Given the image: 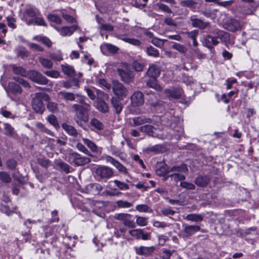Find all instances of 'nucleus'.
<instances>
[{"label":"nucleus","instance_id":"58836bf2","mask_svg":"<svg viewBox=\"0 0 259 259\" xmlns=\"http://www.w3.org/2000/svg\"><path fill=\"white\" fill-rule=\"evenodd\" d=\"M172 48L178 51L181 53L185 54L188 51V49L184 45L177 42H172Z\"/></svg>","mask_w":259,"mask_h":259},{"label":"nucleus","instance_id":"338daca9","mask_svg":"<svg viewBox=\"0 0 259 259\" xmlns=\"http://www.w3.org/2000/svg\"><path fill=\"white\" fill-rule=\"evenodd\" d=\"M199 32L197 30H193L191 31H187L185 32V34H186L187 36L191 38L192 39H193L195 38H196L197 36L198 35Z\"/></svg>","mask_w":259,"mask_h":259},{"label":"nucleus","instance_id":"de8ad7c7","mask_svg":"<svg viewBox=\"0 0 259 259\" xmlns=\"http://www.w3.org/2000/svg\"><path fill=\"white\" fill-rule=\"evenodd\" d=\"M109 96L106 93L99 90L97 91V101H106L108 100Z\"/></svg>","mask_w":259,"mask_h":259},{"label":"nucleus","instance_id":"e2e57ef3","mask_svg":"<svg viewBox=\"0 0 259 259\" xmlns=\"http://www.w3.org/2000/svg\"><path fill=\"white\" fill-rule=\"evenodd\" d=\"M180 186L189 190H194L195 188V186L193 184L187 182H181Z\"/></svg>","mask_w":259,"mask_h":259},{"label":"nucleus","instance_id":"6ab92c4d","mask_svg":"<svg viewBox=\"0 0 259 259\" xmlns=\"http://www.w3.org/2000/svg\"><path fill=\"white\" fill-rule=\"evenodd\" d=\"M210 181V178L207 176H199L195 180V184L199 187H204Z\"/></svg>","mask_w":259,"mask_h":259},{"label":"nucleus","instance_id":"a19ab883","mask_svg":"<svg viewBox=\"0 0 259 259\" xmlns=\"http://www.w3.org/2000/svg\"><path fill=\"white\" fill-rule=\"evenodd\" d=\"M38 60L39 63L44 67L48 69H51L53 67V63L50 60L44 57H39Z\"/></svg>","mask_w":259,"mask_h":259},{"label":"nucleus","instance_id":"37998d69","mask_svg":"<svg viewBox=\"0 0 259 259\" xmlns=\"http://www.w3.org/2000/svg\"><path fill=\"white\" fill-rule=\"evenodd\" d=\"M146 52L148 56L153 57H157L159 55L158 50L152 46L147 47Z\"/></svg>","mask_w":259,"mask_h":259},{"label":"nucleus","instance_id":"f704fd0d","mask_svg":"<svg viewBox=\"0 0 259 259\" xmlns=\"http://www.w3.org/2000/svg\"><path fill=\"white\" fill-rule=\"evenodd\" d=\"M48 121L52 125L56 130H58L60 128V125L58 123L57 117L53 114H50L47 117Z\"/></svg>","mask_w":259,"mask_h":259},{"label":"nucleus","instance_id":"b1692460","mask_svg":"<svg viewBox=\"0 0 259 259\" xmlns=\"http://www.w3.org/2000/svg\"><path fill=\"white\" fill-rule=\"evenodd\" d=\"M160 71L158 67L155 65H151L146 72V74L150 77H157Z\"/></svg>","mask_w":259,"mask_h":259},{"label":"nucleus","instance_id":"69168bd1","mask_svg":"<svg viewBox=\"0 0 259 259\" xmlns=\"http://www.w3.org/2000/svg\"><path fill=\"white\" fill-rule=\"evenodd\" d=\"M137 224L140 226H145L147 225V219L146 218L138 217L136 220Z\"/></svg>","mask_w":259,"mask_h":259},{"label":"nucleus","instance_id":"1a4fd4ad","mask_svg":"<svg viewBox=\"0 0 259 259\" xmlns=\"http://www.w3.org/2000/svg\"><path fill=\"white\" fill-rule=\"evenodd\" d=\"M243 24L239 20L230 19L225 24V28L230 31L235 32L241 29Z\"/></svg>","mask_w":259,"mask_h":259},{"label":"nucleus","instance_id":"6e6d98bb","mask_svg":"<svg viewBox=\"0 0 259 259\" xmlns=\"http://www.w3.org/2000/svg\"><path fill=\"white\" fill-rule=\"evenodd\" d=\"M157 6L158 9L164 12H166L168 13H172V11L169 8V7L162 3H158L157 4Z\"/></svg>","mask_w":259,"mask_h":259},{"label":"nucleus","instance_id":"49530a36","mask_svg":"<svg viewBox=\"0 0 259 259\" xmlns=\"http://www.w3.org/2000/svg\"><path fill=\"white\" fill-rule=\"evenodd\" d=\"M36 126L41 132H44L52 136L54 135L53 133L51 130L46 128L45 126L40 122H37L36 124Z\"/></svg>","mask_w":259,"mask_h":259},{"label":"nucleus","instance_id":"0eeeda50","mask_svg":"<svg viewBox=\"0 0 259 259\" xmlns=\"http://www.w3.org/2000/svg\"><path fill=\"white\" fill-rule=\"evenodd\" d=\"M95 173L97 177L101 179L109 178L113 175L112 169L105 166H98L96 169Z\"/></svg>","mask_w":259,"mask_h":259},{"label":"nucleus","instance_id":"ea45409f","mask_svg":"<svg viewBox=\"0 0 259 259\" xmlns=\"http://www.w3.org/2000/svg\"><path fill=\"white\" fill-rule=\"evenodd\" d=\"M13 72L17 75H20L22 76H26L27 73L25 69L22 67H18L15 65H12Z\"/></svg>","mask_w":259,"mask_h":259},{"label":"nucleus","instance_id":"39448f33","mask_svg":"<svg viewBox=\"0 0 259 259\" xmlns=\"http://www.w3.org/2000/svg\"><path fill=\"white\" fill-rule=\"evenodd\" d=\"M189 19L192 26L200 30H204L210 25L209 22L204 21L203 20L197 18L196 15H192Z\"/></svg>","mask_w":259,"mask_h":259},{"label":"nucleus","instance_id":"aec40b11","mask_svg":"<svg viewBox=\"0 0 259 259\" xmlns=\"http://www.w3.org/2000/svg\"><path fill=\"white\" fill-rule=\"evenodd\" d=\"M61 126L68 135L75 138L77 137L78 133L75 128L73 126L69 125L66 123H63L62 124Z\"/></svg>","mask_w":259,"mask_h":259},{"label":"nucleus","instance_id":"7ed1b4c3","mask_svg":"<svg viewBox=\"0 0 259 259\" xmlns=\"http://www.w3.org/2000/svg\"><path fill=\"white\" fill-rule=\"evenodd\" d=\"M28 77L33 82L40 84H47L48 79L36 70H30L27 73Z\"/></svg>","mask_w":259,"mask_h":259},{"label":"nucleus","instance_id":"3c124183","mask_svg":"<svg viewBox=\"0 0 259 259\" xmlns=\"http://www.w3.org/2000/svg\"><path fill=\"white\" fill-rule=\"evenodd\" d=\"M57 165L62 170H63L65 173L68 174L70 172V166L67 164L66 163L60 161L57 163Z\"/></svg>","mask_w":259,"mask_h":259},{"label":"nucleus","instance_id":"20e7f679","mask_svg":"<svg viewBox=\"0 0 259 259\" xmlns=\"http://www.w3.org/2000/svg\"><path fill=\"white\" fill-rule=\"evenodd\" d=\"M112 90L119 100H122L127 94L126 89L117 81H113Z\"/></svg>","mask_w":259,"mask_h":259},{"label":"nucleus","instance_id":"c85d7f7f","mask_svg":"<svg viewBox=\"0 0 259 259\" xmlns=\"http://www.w3.org/2000/svg\"><path fill=\"white\" fill-rule=\"evenodd\" d=\"M147 84L150 88H153L156 91L161 90V87L157 84L156 77H150L147 82Z\"/></svg>","mask_w":259,"mask_h":259},{"label":"nucleus","instance_id":"774afa93","mask_svg":"<svg viewBox=\"0 0 259 259\" xmlns=\"http://www.w3.org/2000/svg\"><path fill=\"white\" fill-rule=\"evenodd\" d=\"M175 252L174 250H167L165 249L163 251L162 259H170V257L172 253Z\"/></svg>","mask_w":259,"mask_h":259},{"label":"nucleus","instance_id":"c03bdc74","mask_svg":"<svg viewBox=\"0 0 259 259\" xmlns=\"http://www.w3.org/2000/svg\"><path fill=\"white\" fill-rule=\"evenodd\" d=\"M6 164L8 169L10 170H15L18 164V162L14 159L9 158L7 160Z\"/></svg>","mask_w":259,"mask_h":259},{"label":"nucleus","instance_id":"bf43d9fd","mask_svg":"<svg viewBox=\"0 0 259 259\" xmlns=\"http://www.w3.org/2000/svg\"><path fill=\"white\" fill-rule=\"evenodd\" d=\"M47 108L52 112H56L58 110L57 104L52 102H48L47 104Z\"/></svg>","mask_w":259,"mask_h":259},{"label":"nucleus","instance_id":"6e6552de","mask_svg":"<svg viewBox=\"0 0 259 259\" xmlns=\"http://www.w3.org/2000/svg\"><path fill=\"white\" fill-rule=\"evenodd\" d=\"M212 34L215 35L217 40L220 39L222 43L226 45L230 42V34L225 31L214 29L212 31Z\"/></svg>","mask_w":259,"mask_h":259},{"label":"nucleus","instance_id":"c756f323","mask_svg":"<svg viewBox=\"0 0 259 259\" xmlns=\"http://www.w3.org/2000/svg\"><path fill=\"white\" fill-rule=\"evenodd\" d=\"M59 96L66 101H73L75 100V95L72 93L61 91L59 93Z\"/></svg>","mask_w":259,"mask_h":259},{"label":"nucleus","instance_id":"9b49d317","mask_svg":"<svg viewBox=\"0 0 259 259\" xmlns=\"http://www.w3.org/2000/svg\"><path fill=\"white\" fill-rule=\"evenodd\" d=\"M183 230L182 232L184 237H189L200 230V227L197 225H188L183 224Z\"/></svg>","mask_w":259,"mask_h":259},{"label":"nucleus","instance_id":"8fccbe9b","mask_svg":"<svg viewBox=\"0 0 259 259\" xmlns=\"http://www.w3.org/2000/svg\"><path fill=\"white\" fill-rule=\"evenodd\" d=\"M136 209L140 212H151L152 209L146 204H139L136 206Z\"/></svg>","mask_w":259,"mask_h":259},{"label":"nucleus","instance_id":"423d86ee","mask_svg":"<svg viewBox=\"0 0 259 259\" xmlns=\"http://www.w3.org/2000/svg\"><path fill=\"white\" fill-rule=\"evenodd\" d=\"M201 42L203 46L211 50L214 46L219 44L220 40H217L215 35L207 34L203 37Z\"/></svg>","mask_w":259,"mask_h":259},{"label":"nucleus","instance_id":"a18cd8bd","mask_svg":"<svg viewBox=\"0 0 259 259\" xmlns=\"http://www.w3.org/2000/svg\"><path fill=\"white\" fill-rule=\"evenodd\" d=\"M182 68L186 71H189L190 70H196L197 68V66L192 62H185Z\"/></svg>","mask_w":259,"mask_h":259},{"label":"nucleus","instance_id":"c9c22d12","mask_svg":"<svg viewBox=\"0 0 259 259\" xmlns=\"http://www.w3.org/2000/svg\"><path fill=\"white\" fill-rule=\"evenodd\" d=\"M90 124L98 131L103 130L104 128L103 123L95 118L91 119Z\"/></svg>","mask_w":259,"mask_h":259},{"label":"nucleus","instance_id":"bb28decb","mask_svg":"<svg viewBox=\"0 0 259 259\" xmlns=\"http://www.w3.org/2000/svg\"><path fill=\"white\" fill-rule=\"evenodd\" d=\"M146 151L147 153L153 152L157 154L164 151V147L161 145H155L147 147Z\"/></svg>","mask_w":259,"mask_h":259},{"label":"nucleus","instance_id":"ddd939ff","mask_svg":"<svg viewBox=\"0 0 259 259\" xmlns=\"http://www.w3.org/2000/svg\"><path fill=\"white\" fill-rule=\"evenodd\" d=\"M134 249L137 254L141 255L149 256L151 255L155 249L154 246H140L135 247Z\"/></svg>","mask_w":259,"mask_h":259},{"label":"nucleus","instance_id":"f3484780","mask_svg":"<svg viewBox=\"0 0 259 259\" xmlns=\"http://www.w3.org/2000/svg\"><path fill=\"white\" fill-rule=\"evenodd\" d=\"M140 130L141 132L146 133L152 137H157L159 139H164L162 136H159L155 133L154 131L156 128L151 125L147 124L140 127Z\"/></svg>","mask_w":259,"mask_h":259},{"label":"nucleus","instance_id":"2eb2a0df","mask_svg":"<svg viewBox=\"0 0 259 259\" xmlns=\"http://www.w3.org/2000/svg\"><path fill=\"white\" fill-rule=\"evenodd\" d=\"M150 234L144 233L142 229H133L131 230V236L136 239H142L144 240L149 239Z\"/></svg>","mask_w":259,"mask_h":259},{"label":"nucleus","instance_id":"680f3d73","mask_svg":"<svg viewBox=\"0 0 259 259\" xmlns=\"http://www.w3.org/2000/svg\"><path fill=\"white\" fill-rule=\"evenodd\" d=\"M105 47L106 49L110 53H111L112 54L116 53L119 50V49L117 47L113 46L110 44H105Z\"/></svg>","mask_w":259,"mask_h":259},{"label":"nucleus","instance_id":"393cba45","mask_svg":"<svg viewBox=\"0 0 259 259\" xmlns=\"http://www.w3.org/2000/svg\"><path fill=\"white\" fill-rule=\"evenodd\" d=\"M144 67V64L141 59L133 60L132 64V69L137 72L142 71Z\"/></svg>","mask_w":259,"mask_h":259},{"label":"nucleus","instance_id":"e433bc0d","mask_svg":"<svg viewBox=\"0 0 259 259\" xmlns=\"http://www.w3.org/2000/svg\"><path fill=\"white\" fill-rule=\"evenodd\" d=\"M9 88L11 92L15 94H21L22 92V89L20 85L15 82L10 83Z\"/></svg>","mask_w":259,"mask_h":259},{"label":"nucleus","instance_id":"f257e3e1","mask_svg":"<svg viewBox=\"0 0 259 259\" xmlns=\"http://www.w3.org/2000/svg\"><path fill=\"white\" fill-rule=\"evenodd\" d=\"M85 97H81L77 100L78 103L74 104L71 108L74 112V120L76 124L82 127V122L87 123L89 120V112L91 110L90 103L85 102Z\"/></svg>","mask_w":259,"mask_h":259},{"label":"nucleus","instance_id":"412c9836","mask_svg":"<svg viewBox=\"0 0 259 259\" xmlns=\"http://www.w3.org/2000/svg\"><path fill=\"white\" fill-rule=\"evenodd\" d=\"M4 135L8 137H15L16 135L14 127L8 123H4Z\"/></svg>","mask_w":259,"mask_h":259},{"label":"nucleus","instance_id":"4c0bfd02","mask_svg":"<svg viewBox=\"0 0 259 259\" xmlns=\"http://www.w3.org/2000/svg\"><path fill=\"white\" fill-rule=\"evenodd\" d=\"M118 72L121 80L124 82L128 83L130 82V74L128 72L124 71L122 69H118Z\"/></svg>","mask_w":259,"mask_h":259},{"label":"nucleus","instance_id":"4468645a","mask_svg":"<svg viewBox=\"0 0 259 259\" xmlns=\"http://www.w3.org/2000/svg\"><path fill=\"white\" fill-rule=\"evenodd\" d=\"M32 107L33 109L38 113H42L45 109L42 100L36 97L35 95L32 100Z\"/></svg>","mask_w":259,"mask_h":259},{"label":"nucleus","instance_id":"f03ea898","mask_svg":"<svg viewBox=\"0 0 259 259\" xmlns=\"http://www.w3.org/2000/svg\"><path fill=\"white\" fill-rule=\"evenodd\" d=\"M66 158L70 164H73L75 166H82L91 162L90 158L82 156L72 150L69 151Z\"/></svg>","mask_w":259,"mask_h":259},{"label":"nucleus","instance_id":"79ce46f5","mask_svg":"<svg viewBox=\"0 0 259 259\" xmlns=\"http://www.w3.org/2000/svg\"><path fill=\"white\" fill-rule=\"evenodd\" d=\"M186 219L189 221L198 222L202 221L203 217L200 214L192 213L188 214L186 216Z\"/></svg>","mask_w":259,"mask_h":259},{"label":"nucleus","instance_id":"4d7b16f0","mask_svg":"<svg viewBox=\"0 0 259 259\" xmlns=\"http://www.w3.org/2000/svg\"><path fill=\"white\" fill-rule=\"evenodd\" d=\"M0 179L5 183H10L11 181L10 176L5 172H0Z\"/></svg>","mask_w":259,"mask_h":259},{"label":"nucleus","instance_id":"4be33fe9","mask_svg":"<svg viewBox=\"0 0 259 259\" xmlns=\"http://www.w3.org/2000/svg\"><path fill=\"white\" fill-rule=\"evenodd\" d=\"M96 108L102 113H108L109 111V107L105 101H96Z\"/></svg>","mask_w":259,"mask_h":259},{"label":"nucleus","instance_id":"72a5a7b5","mask_svg":"<svg viewBox=\"0 0 259 259\" xmlns=\"http://www.w3.org/2000/svg\"><path fill=\"white\" fill-rule=\"evenodd\" d=\"M182 7H188L193 10L196 9L197 3L192 0L182 1L180 2Z\"/></svg>","mask_w":259,"mask_h":259},{"label":"nucleus","instance_id":"473e14b6","mask_svg":"<svg viewBox=\"0 0 259 259\" xmlns=\"http://www.w3.org/2000/svg\"><path fill=\"white\" fill-rule=\"evenodd\" d=\"M134 125H139L144 123H150L151 119L143 117H137L133 118Z\"/></svg>","mask_w":259,"mask_h":259},{"label":"nucleus","instance_id":"2f4dec72","mask_svg":"<svg viewBox=\"0 0 259 259\" xmlns=\"http://www.w3.org/2000/svg\"><path fill=\"white\" fill-rule=\"evenodd\" d=\"M111 103L115 109L116 113H120L122 109V105L120 102L117 98L113 97L111 100Z\"/></svg>","mask_w":259,"mask_h":259},{"label":"nucleus","instance_id":"864d4df0","mask_svg":"<svg viewBox=\"0 0 259 259\" xmlns=\"http://www.w3.org/2000/svg\"><path fill=\"white\" fill-rule=\"evenodd\" d=\"M161 212L164 216L174 215L176 213V211L172 209L170 207H167L162 208Z\"/></svg>","mask_w":259,"mask_h":259},{"label":"nucleus","instance_id":"dca6fc26","mask_svg":"<svg viewBox=\"0 0 259 259\" xmlns=\"http://www.w3.org/2000/svg\"><path fill=\"white\" fill-rule=\"evenodd\" d=\"M164 93L165 95L170 98L174 99H178L182 94V89L178 88H171L165 90Z\"/></svg>","mask_w":259,"mask_h":259},{"label":"nucleus","instance_id":"603ef678","mask_svg":"<svg viewBox=\"0 0 259 259\" xmlns=\"http://www.w3.org/2000/svg\"><path fill=\"white\" fill-rule=\"evenodd\" d=\"M13 79L24 88H30L29 83L23 78L18 76H14Z\"/></svg>","mask_w":259,"mask_h":259},{"label":"nucleus","instance_id":"09e8293b","mask_svg":"<svg viewBox=\"0 0 259 259\" xmlns=\"http://www.w3.org/2000/svg\"><path fill=\"white\" fill-rule=\"evenodd\" d=\"M84 143L93 152L97 151L98 147L92 141L87 139H83Z\"/></svg>","mask_w":259,"mask_h":259},{"label":"nucleus","instance_id":"5701e85b","mask_svg":"<svg viewBox=\"0 0 259 259\" xmlns=\"http://www.w3.org/2000/svg\"><path fill=\"white\" fill-rule=\"evenodd\" d=\"M114 218L116 220L121 221L125 226L130 227V214L118 213L115 215Z\"/></svg>","mask_w":259,"mask_h":259},{"label":"nucleus","instance_id":"a878e982","mask_svg":"<svg viewBox=\"0 0 259 259\" xmlns=\"http://www.w3.org/2000/svg\"><path fill=\"white\" fill-rule=\"evenodd\" d=\"M77 28V25H73L70 27H63L60 30V33L63 36L71 35Z\"/></svg>","mask_w":259,"mask_h":259},{"label":"nucleus","instance_id":"0e129e2a","mask_svg":"<svg viewBox=\"0 0 259 259\" xmlns=\"http://www.w3.org/2000/svg\"><path fill=\"white\" fill-rule=\"evenodd\" d=\"M114 183H115V185L121 190H123L128 189V185L123 182H121L118 180H115Z\"/></svg>","mask_w":259,"mask_h":259},{"label":"nucleus","instance_id":"9d476101","mask_svg":"<svg viewBox=\"0 0 259 259\" xmlns=\"http://www.w3.org/2000/svg\"><path fill=\"white\" fill-rule=\"evenodd\" d=\"M179 118L177 117H171L170 123V126L173 128L176 133H174L175 136L180 137L183 135L184 129L181 125H179L178 120Z\"/></svg>","mask_w":259,"mask_h":259},{"label":"nucleus","instance_id":"052dcab7","mask_svg":"<svg viewBox=\"0 0 259 259\" xmlns=\"http://www.w3.org/2000/svg\"><path fill=\"white\" fill-rule=\"evenodd\" d=\"M37 163L41 166L45 168L48 167L50 165V161L49 159L45 158L37 159Z\"/></svg>","mask_w":259,"mask_h":259},{"label":"nucleus","instance_id":"5fc2aeb1","mask_svg":"<svg viewBox=\"0 0 259 259\" xmlns=\"http://www.w3.org/2000/svg\"><path fill=\"white\" fill-rule=\"evenodd\" d=\"M48 18L50 21L58 24H60L62 23V20L60 17L56 15L49 14L48 15Z\"/></svg>","mask_w":259,"mask_h":259},{"label":"nucleus","instance_id":"a211bd4d","mask_svg":"<svg viewBox=\"0 0 259 259\" xmlns=\"http://www.w3.org/2000/svg\"><path fill=\"white\" fill-rule=\"evenodd\" d=\"M188 171L187 166L185 164H182L180 165L174 166L168 168L167 170V173L169 172H178L179 174H186Z\"/></svg>","mask_w":259,"mask_h":259},{"label":"nucleus","instance_id":"13d9d810","mask_svg":"<svg viewBox=\"0 0 259 259\" xmlns=\"http://www.w3.org/2000/svg\"><path fill=\"white\" fill-rule=\"evenodd\" d=\"M50 57L54 61H60L63 60L62 54L60 52L50 54Z\"/></svg>","mask_w":259,"mask_h":259},{"label":"nucleus","instance_id":"f8f14e48","mask_svg":"<svg viewBox=\"0 0 259 259\" xmlns=\"http://www.w3.org/2000/svg\"><path fill=\"white\" fill-rule=\"evenodd\" d=\"M131 105L133 106L139 107L144 103L143 95L141 92H137L131 96Z\"/></svg>","mask_w":259,"mask_h":259},{"label":"nucleus","instance_id":"7c9ffc66","mask_svg":"<svg viewBox=\"0 0 259 259\" xmlns=\"http://www.w3.org/2000/svg\"><path fill=\"white\" fill-rule=\"evenodd\" d=\"M169 176L174 184H176L179 181H184L186 179V177L184 174H179L178 172H174L169 175Z\"/></svg>","mask_w":259,"mask_h":259},{"label":"nucleus","instance_id":"cd10ccee","mask_svg":"<svg viewBox=\"0 0 259 259\" xmlns=\"http://www.w3.org/2000/svg\"><path fill=\"white\" fill-rule=\"evenodd\" d=\"M61 68L63 72L65 74L70 77L74 76L75 71L72 66L66 64L65 65H62Z\"/></svg>","mask_w":259,"mask_h":259}]
</instances>
